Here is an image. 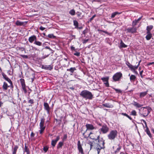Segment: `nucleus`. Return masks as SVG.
Masks as SVG:
<instances>
[{
  "mask_svg": "<svg viewBox=\"0 0 154 154\" xmlns=\"http://www.w3.org/2000/svg\"><path fill=\"white\" fill-rule=\"evenodd\" d=\"M152 110V108L149 106L144 107L139 109V113L140 116L145 117L148 115Z\"/></svg>",
  "mask_w": 154,
  "mask_h": 154,
  "instance_id": "f257e3e1",
  "label": "nucleus"
},
{
  "mask_svg": "<svg viewBox=\"0 0 154 154\" xmlns=\"http://www.w3.org/2000/svg\"><path fill=\"white\" fill-rule=\"evenodd\" d=\"M80 96L86 100H91L94 97L92 93L89 91L86 90L82 91L80 94Z\"/></svg>",
  "mask_w": 154,
  "mask_h": 154,
  "instance_id": "f03ea898",
  "label": "nucleus"
},
{
  "mask_svg": "<svg viewBox=\"0 0 154 154\" xmlns=\"http://www.w3.org/2000/svg\"><path fill=\"white\" fill-rule=\"evenodd\" d=\"M98 142L96 144V149L97 151V154H99L100 150L101 149H104L105 148L104 145L105 140L102 137Z\"/></svg>",
  "mask_w": 154,
  "mask_h": 154,
  "instance_id": "7ed1b4c3",
  "label": "nucleus"
},
{
  "mask_svg": "<svg viewBox=\"0 0 154 154\" xmlns=\"http://www.w3.org/2000/svg\"><path fill=\"white\" fill-rule=\"evenodd\" d=\"M118 131L116 130H112L110 131L107 135L108 139L111 140H114L117 137Z\"/></svg>",
  "mask_w": 154,
  "mask_h": 154,
  "instance_id": "20e7f679",
  "label": "nucleus"
},
{
  "mask_svg": "<svg viewBox=\"0 0 154 154\" xmlns=\"http://www.w3.org/2000/svg\"><path fill=\"white\" fill-rule=\"evenodd\" d=\"M109 130V128L105 124H103V126L98 130L100 134H105L107 133Z\"/></svg>",
  "mask_w": 154,
  "mask_h": 154,
  "instance_id": "39448f33",
  "label": "nucleus"
},
{
  "mask_svg": "<svg viewBox=\"0 0 154 154\" xmlns=\"http://www.w3.org/2000/svg\"><path fill=\"white\" fill-rule=\"evenodd\" d=\"M45 120L44 116L42 117L39 125L40 130H39V132L40 134H42L43 133L45 128V126L44 125Z\"/></svg>",
  "mask_w": 154,
  "mask_h": 154,
  "instance_id": "423d86ee",
  "label": "nucleus"
},
{
  "mask_svg": "<svg viewBox=\"0 0 154 154\" xmlns=\"http://www.w3.org/2000/svg\"><path fill=\"white\" fill-rule=\"evenodd\" d=\"M122 77V74L121 72L116 73L112 76V79L115 82L118 81Z\"/></svg>",
  "mask_w": 154,
  "mask_h": 154,
  "instance_id": "0eeeda50",
  "label": "nucleus"
},
{
  "mask_svg": "<svg viewBox=\"0 0 154 154\" xmlns=\"http://www.w3.org/2000/svg\"><path fill=\"white\" fill-rule=\"evenodd\" d=\"M53 68V65L52 64L50 65H43L42 66V68L46 70H51Z\"/></svg>",
  "mask_w": 154,
  "mask_h": 154,
  "instance_id": "6e6552de",
  "label": "nucleus"
},
{
  "mask_svg": "<svg viewBox=\"0 0 154 154\" xmlns=\"http://www.w3.org/2000/svg\"><path fill=\"white\" fill-rule=\"evenodd\" d=\"M77 148L79 152L81 154H84L83 149L82 147L80 140H78L77 143Z\"/></svg>",
  "mask_w": 154,
  "mask_h": 154,
  "instance_id": "1a4fd4ad",
  "label": "nucleus"
},
{
  "mask_svg": "<svg viewBox=\"0 0 154 154\" xmlns=\"http://www.w3.org/2000/svg\"><path fill=\"white\" fill-rule=\"evenodd\" d=\"M86 127L87 128L86 130L85 131V132L88 130H93L94 129H96V127H94L91 124H86L85 125Z\"/></svg>",
  "mask_w": 154,
  "mask_h": 154,
  "instance_id": "9d476101",
  "label": "nucleus"
},
{
  "mask_svg": "<svg viewBox=\"0 0 154 154\" xmlns=\"http://www.w3.org/2000/svg\"><path fill=\"white\" fill-rule=\"evenodd\" d=\"M43 106L45 110L47 111V114H49L51 108L49 107L48 103L46 102H44Z\"/></svg>",
  "mask_w": 154,
  "mask_h": 154,
  "instance_id": "9b49d317",
  "label": "nucleus"
},
{
  "mask_svg": "<svg viewBox=\"0 0 154 154\" xmlns=\"http://www.w3.org/2000/svg\"><path fill=\"white\" fill-rule=\"evenodd\" d=\"M137 29L136 28L133 27L131 28H127L126 30L127 32L131 33H134L136 32Z\"/></svg>",
  "mask_w": 154,
  "mask_h": 154,
  "instance_id": "f8f14e48",
  "label": "nucleus"
},
{
  "mask_svg": "<svg viewBox=\"0 0 154 154\" xmlns=\"http://www.w3.org/2000/svg\"><path fill=\"white\" fill-rule=\"evenodd\" d=\"M36 40H37V37L35 35H33L29 37L28 38L29 41L31 43H32L34 42Z\"/></svg>",
  "mask_w": 154,
  "mask_h": 154,
  "instance_id": "ddd939ff",
  "label": "nucleus"
},
{
  "mask_svg": "<svg viewBox=\"0 0 154 154\" xmlns=\"http://www.w3.org/2000/svg\"><path fill=\"white\" fill-rule=\"evenodd\" d=\"M60 139L59 136L57 137L56 138L55 140H52L51 142V145L53 147H54L58 141Z\"/></svg>",
  "mask_w": 154,
  "mask_h": 154,
  "instance_id": "4468645a",
  "label": "nucleus"
},
{
  "mask_svg": "<svg viewBox=\"0 0 154 154\" xmlns=\"http://www.w3.org/2000/svg\"><path fill=\"white\" fill-rule=\"evenodd\" d=\"M51 53V52H50L49 51H48L47 50H46L45 51V54H45V55L41 57L42 59H44L45 58L48 57V56Z\"/></svg>",
  "mask_w": 154,
  "mask_h": 154,
  "instance_id": "2eb2a0df",
  "label": "nucleus"
},
{
  "mask_svg": "<svg viewBox=\"0 0 154 154\" xmlns=\"http://www.w3.org/2000/svg\"><path fill=\"white\" fill-rule=\"evenodd\" d=\"M10 87L9 85H8L7 83L5 82H4L2 86L3 90L4 91H6L7 90L8 87Z\"/></svg>",
  "mask_w": 154,
  "mask_h": 154,
  "instance_id": "dca6fc26",
  "label": "nucleus"
},
{
  "mask_svg": "<svg viewBox=\"0 0 154 154\" xmlns=\"http://www.w3.org/2000/svg\"><path fill=\"white\" fill-rule=\"evenodd\" d=\"M26 145H27L26 143L25 144V147L24 149L23 152H26V154H30V152L29 149Z\"/></svg>",
  "mask_w": 154,
  "mask_h": 154,
  "instance_id": "f3484780",
  "label": "nucleus"
},
{
  "mask_svg": "<svg viewBox=\"0 0 154 154\" xmlns=\"http://www.w3.org/2000/svg\"><path fill=\"white\" fill-rule=\"evenodd\" d=\"M132 104L137 108H140L143 106V105L140 104L139 103L134 101V103H132Z\"/></svg>",
  "mask_w": 154,
  "mask_h": 154,
  "instance_id": "a211bd4d",
  "label": "nucleus"
},
{
  "mask_svg": "<svg viewBox=\"0 0 154 154\" xmlns=\"http://www.w3.org/2000/svg\"><path fill=\"white\" fill-rule=\"evenodd\" d=\"M2 74L3 76V78L8 82L11 80L4 72H2Z\"/></svg>",
  "mask_w": 154,
  "mask_h": 154,
  "instance_id": "6ab92c4d",
  "label": "nucleus"
},
{
  "mask_svg": "<svg viewBox=\"0 0 154 154\" xmlns=\"http://www.w3.org/2000/svg\"><path fill=\"white\" fill-rule=\"evenodd\" d=\"M128 66V67L130 68L131 70H134V66H132L131 64L128 61H126L125 63Z\"/></svg>",
  "mask_w": 154,
  "mask_h": 154,
  "instance_id": "aec40b11",
  "label": "nucleus"
},
{
  "mask_svg": "<svg viewBox=\"0 0 154 154\" xmlns=\"http://www.w3.org/2000/svg\"><path fill=\"white\" fill-rule=\"evenodd\" d=\"M19 148L17 145H15L12 149V154H16L17 149Z\"/></svg>",
  "mask_w": 154,
  "mask_h": 154,
  "instance_id": "412c9836",
  "label": "nucleus"
},
{
  "mask_svg": "<svg viewBox=\"0 0 154 154\" xmlns=\"http://www.w3.org/2000/svg\"><path fill=\"white\" fill-rule=\"evenodd\" d=\"M147 35L146 36V38L147 40H149L151 39L152 37V34L150 33H146Z\"/></svg>",
  "mask_w": 154,
  "mask_h": 154,
  "instance_id": "4be33fe9",
  "label": "nucleus"
},
{
  "mask_svg": "<svg viewBox=\"0 0 154 154\" xmlns=\"http://www.w3.org/2000/svg\"><path fill=\"white\" fill-rule=\"evenodd\" d=\"M103 106L105 107L109 108H113L114 106L112 104H110L109 103H106L103 104Z\"/></svg>",
  "mask_w": 154,
  "mask_h": 154,
  "instance_id": "5701e85b",
  "label": "nucleus"
},
{
  "mask_svg": "<svg viewBox=\"0 0 154 154\" xmlns=\"http://www.w3.org/2000/svg\"><path fill=\"white\" fill-rule=\"evenodd\" d=\"M153 28V26L152 25H150L146 27V30H147L146 33H149L150 32V31Z\"/></svg>",
  "mask_w": 154,
  "mask_h": 154,
  "instance_id": "b1692460",
  "label": "nucleus"
},
{
  "mask_svg": "<svg viewBox=\"0 0 154 154\" xmlns=\"http://www.w3.org/2000/svg\"><path fill=\"white\" fill-rule=\"evenodd\" d=\"M148 91L144 92H140V97H142L145 96L147 94Z\"/></svg>",
  "mask_w": 154,
  "mask_h": 154,
  "instance_id": "393cba45",
  "label": "nucleus"
},
{
  "mask_svg": "<svg viewBox=\"0 0 154 154\" xmlns=\"http://www.w3.org/2000/svg\"><path fill=\"white\" fill-rule=\"evenodd\" d=\"M136 77L135 75H131L130 76V79L131 82H134Z\"/></svg>",
  "mask_w": 154,
  "mask_h": 154,
  "instance_id": "a878e982",
  "label": "nucleus"
},
{
  "mask_svg": "<svg viewBox=\"0 0 154 154\" xmlns=\"http://www.w3.org/2000/svg\"><path fill=\"white\" fill-rule=\"evenodd\" d=\"M24 22L20 21L19 20H17L15 23V24L18 26H21L23 25Z\"/></svg>",
  "mask_w": 154,
  "mask_h": 154,
  "instance_id": "bb28decb",
  "label": "nucleus"
},
{
  "mask_svg": "<svg viewBox=\"0 0 154 154\" xmlns=\"http://www.w3.org/2000/svg\"><path fill=\"white\" fill-rule=\"evenodd\" d=\"M34 44L38 46H41L42 45V42L37 41V40L35 41L34 42Z\"/></svg>",
  "mask_w": 154,
  "mask_h": 154,
  "instance_id": "cd10ccee",
  "label": "nucleus"
},
{
  "mask_svg": "<svg viewBox=\"0 0 154 154\" xmlns=\"http://www.w3.org/2000/svg\"><path fill=\"white\" fill-rule=\"evenodd\" d=\"M121 13V12H115L112 13L111 16L112 18H114L115 16L117 14H119Z\"/></svg>",
  "mask_w": 154,
  "mask_h": 154,
  "instance_id": "c85d7f7f",
  "label": "nucleus"
},
{
  "mask_svg": "<svg viewBox=\"0 0 154 154\" xmlns=\"http://www.w3.org/2000/svg\"><path fill=\"white\" fill-rule=\"evenodd\" d=\"M76 70V69L75 67H71L70 69H67V71H69L71 73H73L74 71Z\"/></svg>",
  "mask_w": 154,
  "mask_h": 154,
  "instance_id": "c756f323",
  "label": "nucleus"
},
{
  "mask_svg": "<svg viewBox=\"0 0 154 154\" xmlns=\"http://www.w3.org/2000/svg\"><path fill=\"white\" fill-rule=\"evenodd\" d=\"M141 121H143V122L145 124V127L146 128V129L145 130V132H147V131H149V129L148 127H147V123H146V121L143 119L141 120Z\"/></svg>",
  "mask_w": 154,
  "mask_h": 154,
  "instance_id": "7c9ffc66",
  "label": "nucleus"
},
{
  "mask_svg": "<svg viewBox=\"0 0 154 154\" xmlns=\"http://www.w3.org/2000/svg\"><path fill=\"white\" fill-rule=\"evenodd\" d=\"M127 46L125 45L123 42V41L121 40V41L120 43V47L121 48H125L127 47Z\"/></svg>",
  "mask_w": 154,
  "mask_h": 154,
  "instance_id": "2f4dec72",
  "label": "nucleus"
},
{
  "mask_svg": "<svg viewBox=\"0 0 154 154\" xmlns=\"http://www.w3.org/2000/svg\"><path fill=\"white\" fill-rule=\"evenodd\" d=\"M118 148H117L114 151V152L115 153L119 152L122 148V146L120 145L119 144H118Z\"/></svg>",
  "mask_w": 154,
  "mask_h": 154,
  "instance_id": "473e14b6",
  "label": "nucleus"
},
{
  "mask_svg": "<svg viewBox=\"0 0 154 154\" xmlns=\"http://www.w3.org/2000/svg\"><path fill=\"white\" fill-rule=\"evenodd\" d=\"M121 114L122 115H123V116H126V117L128 118L129 119H130L131 120V121H133V119L132 118H131L130 116H128L126 113L122 112V113H121Z\"/></svg>",
  "mask_w": 154,
  "mask_h": 154,
  "instance_id": "72a5a7b5",
  "label": "nucleus"
},
{
  "mask_svg": "<svg viewBox=\"0 0 154 154\" xmlns=\"http://www.w3.org/2000/svg\"><path fill=\"white\" fill-rule=\"evenodd\" d=\"M63 145V142H60L58 144L57 148L58 149L59 148L62 147Z\"/></svg>",
  "mask_w": 154,
  "mask_h": 154,
  "instance_id": "f704fd0d",
  "label": "nucleus"
},
{
  "mask_svg": "<svg viewBox=\"0 0 154 154\" xmlns=\"http://www.w3.org/2000/svg\"><path fill=\"white\" fill-rule=\"evenodd\" d=\"M75 11L73 9H72L69 12V13L72 16L74 15L75 14Z\"/></svg>",
  "mask_w": 154,
  "mask_h": 154,
  "instance_id": "c9c22d12",
  "label": "nucleus"
},
{
  "mask_svg": "<svg viewBox=\"0 0 154 154\" xmlns=\"http://www.w3.org/2000/svg\"><path fill=\"white\" fill-rule=\"evenodd\" d=\"M109 78L108 77H103L101 79L102 80L103 82H105L108 81Z\"/></svg>",
  "mask_w": 154,
  "mask_h": 154,
  "instance_id": "e433bc0d",
  "label": "nucleus"
},
{
  "mask_svg": "<svg viewBox=\"0 0 154 154\" xmlns=\"http://www.w3.org/2000/svg\"><path fill=\"white\" fill-rule=\"evenodd\" d=\"M20 80L22 86L26 85L24 79H20Z\"/></svg>",
  "mask_w": 154,
  "mask_h": 154,
  "instance_id": "4c0bfd02",
  "label": "nucleus"
},
{
  "mask_svg": "<svg viewBox=\"0 0 154 154\" xmlns=\"http://www.w3.org/2000/svg\"><path fill=\"white\" fill-rule=\"evenodd\" d=\"M73 25L75 26V28H76V27H78V23L77 21L76 20H74L73 21Z\"/></svg>",
  "mask_w": 154,
  "mask_h": 154,
  "instance_id": "58836bf2",
  "label": "nucleus"
},
{
  "mask_svg": "<svg viewBox=\"0 0 154 154\" xmlns=\"http://www.w3.org/2000/svg\"><path fill=\"white\" fill-rule=\"evenodd\" d=\"M8 82H9L10 83V85H9L10 86V87L11 89L12 90H13V88H14V85H13V83H12V81H11V80H10L9 81H8Z\"/></svg>",
  "mask_w": 154,
  "mask_h": 154,
  "instance_id": "ea45409f",
  "label": "nucleus"
},
{
  "mask_svg": "<svg viewBox=\"0 0 154 154\" xmlns=\"http://www.w3.org/2000/svg\"><path fill=\"white\" fill-rule=\"evenodd\" d=\"M22 89L24 91V93L26 94L27 93V91L26 89V85L22 86Z\"/></svg>",
  "mask_w": 154,
  "mask_h": 154,
  "instance_id": "a19ab883",
  "label": "nucleus"
},
{
  "mask_svg": "<svg viewBox=\"0 0 154 154\" xmlns=\"http://www.w3.org/2000/svg\"><path fill=\"white\" fill-rule=\"evenodd\" d=\"M138 22L136 20H135L132 22V26L133 27H134L136 25Z\"/></svg>",
  "mask_w": 154,
  "mask_h": 154,
  "instance_id": "79ce46f5",
  "label": "nucleus"
},
{
  "mask_svg": "<svg viewBox=\"0 0 154 154\" xmlns=\"http://www.w3.org/2000/svg\"><path fill=\"white\" fill-rule=\"evenodd\" d=\"M131 115L134 116H137V112L135 110H132L130 114Z\"/></svg>",
  "mask_w": 154,
  "mask_h": 154,
  "instance_id": "37998d69",
  "label": "nucleus"
},
{
  "mask_svg": "<svg viewBox=\"0 0 154 154\" xmlns=\"http://www.w3.org/2000/svg\"><path fill=\"white\" fill-rule=\"evenodd\" d=\"M98 31H100L101 32H103L105 33H106L108 35H111V33H109L108 32H107V31H104L103 30H99V29L98 30Z\"/></svg>",
  "mask_w": 154,
  "mask_h": 154,
  "instance_id": "c03bdc74",
  "label": "nucleus"
},
{
  "mask_svg": "<svg viewBox=\"0 0 154 154\" xmlns=\"http://www.w3.org/2000/svg\"><path fill=\"white\" fill-rule=\"evenodd\" d=\"M48 36L50 38H55L56 37L53 34H49Z\"/></svg>",
  "mask_w": 154,
  "mask_h": 154,
  "instance_id": "a18cd8bd",
  "label": "nucleus"
},
{
  "mask_svg": "<svg viewBox=\"0 0 154 154\" xmlns=\"http://www.w3.org/2000/svg\"><path fill=\"white\" fill-rule=\"evenodd\" d=\"M48 146H46L44 147L43 150L45 152H46L48 151Z\"/></svg>",
  "mask_w": 154,
  "mask_h": 154,
  "instance_id": "49530a36",
  "label": "nucleus"
},
{
  "mask_svg": "<svg viewBox=\"0 0 154 154\" xmlns=\"http://www.w3.org/2000/svg\"><path fill=\"white\" fill-rule=\"evenodd\" d=\"M96 16V15L94 14V15L90 19L88 20V23L91 22V21L93 20L94 18Z\"/></svg>",
  "mask_w": 154,
  "mask_h": 154,
  "instance_id": "de8ad7c7",
  "label": "nucleus"
},
{
  "mask_svg": "<svg viewBox=\"0 0 154 154\" xmlns=\"http://www.w3.org/2000/svg\"><path fill=\"white\" fill-rule=\"evenodd\" d=\"M113 89L116 91L117 93H121L122 92V91L120 89H116L115 88H113Z\"/></svg>",
  "mask_w": 154,
  "mask_h": 154,
  "instance_id": "09e8293b",
  "label": "nucleus"
},
{
  "mask_svg": "<svg viewBox=\"0 0 154 154\" xmlns=\"http://www.w3.org/2000/svg\"><path fill=\"white\" fill-rule=\"evenodd\" d=\"M88 144H89L90 146V150L92 149V146H93V143L91 141H89L88 143Z\"/></svg>",
  "mask_w": 154,
  "mask_h": 154,
  "instance_id": "8fccbe9b",
  "label": "nucleus"
},
{
  "mask_svg": "<svg viewBox=\"0 0 154 154\" xmlns=\"http://www.w3.org/2000/svg\"><path fill=\"white\" fill-rule=\"evenodd\" d=\"M75 53L74 54V55L77 57H79L80 55V53L79 52H78L76 51H75Z\"/></svg>",
  "mask_w": 154,
  "mask_h": 154,
  "instance_id": "3c124183",
  "label": "nucleus"
},
{
  "mask_svg": "<svg viewBox=\"0 0 154 154\" xmlns=\"http://www.w3.org/2000/svg\"><path fill=\"white\" fill-rule=\"evenodd\" d=\"M28 102L29 103L32 104L34 103V100L32 99H30L29 100H28Z\"/></svg>",
  "mask_w": 154,
  "mask_h": 154,
  "instance_id": "603ef678",
  "label": "nucleus"
},
{
  "mask_svg": "<svg viewBox=\"0 0 154 154\" xmlns=\"http://www.w3.org/2000/svg\"><path fill=\"white\" fill-rule=\"evenodd\" d=\"M67 138V135L66 134H65L64 135L62 139V140L63 141L66 140Z\"/></svg>",
  "mask_w": 154,
  "mask_h": 154,
  "instance_id": "864d4df0",
  "label": "nucleus"
},
{
  "mask_svg": "<svg viewBox=\"0 0 154 154\" xmlns=\"http://www.w3.org/2000/svg\"><path fill=\"white\" fill-rule=\"evenodd\" d=\"M45 49H48L49 50L50 52H51V53H53L52 50L50 48V47L49 46H46L45 47Z\"/></svg>",
  "mask_w": 154,
  "mask_h": 154,
  "instance_id": "5fc2aeb1",
  "label": "nucleus"
},
{
  "mask_svg": "<svg viewBox=\"0 0 154 154\" xmlns=\"http://www.w3.org/2000/svg\"><path fill=\"white\" fill-rule=\"evenodd\" d=\"M146 133L150 138H152V136L149 131H147V132Z\"/></svg>",
  "mask_w": 154,
  "mask_h": 154,
  "instance_id": "6e6d98bb",
  "label": "nucleus"
},
{
  "mask_svg": "<svg viewBox=\"0 0 154 154\" xmlns=\"http://www.w3.org/2000/svg\"><path fill=\"white\" fill-rule=\"evenodd\" d=\"M76 14L78 17H80L81 16L82 14V13L81 12L78 11L76 13Z\"/></svg>",
  "mask_w": 154,
  "mask_h": 154,
  "instance_id": "4d7b16f0",
  "label": "nucleus"
},
{
  "mask_svg": "<svg viewBox=\"0 0 154 154\" xmlns=\"http://www.w3.org/2000/svg\"><path fill=\"white\" fill-rule=\"evenodd\" d=\"M20 56L23 58L27 59L28 58V56L27 55H21Z\"/></svg>",
  "mask_w": 154,
  "mask_h": 154,
  "instance_id": "13d9d810",
  "label": "nucleus"
},
{
  "mask_svg": "<svg viewBox=\"0 0 154 154\" xmlns=\"http://www.w3.org/2000/svg\"><path fill=\"white\" fill-rule=\"evenodd\" d=\"M104 84L105 85V86L106 87H109V85L108 81L104 82Z\"/></svg>",
  "mask_w": 154,
  "mask_h": 154,
  "instance_id": "bf43d9fd",
  "label": "nucleus"
},
{
  "mask_svg": "<svg viewBox=\"0 0 154 154\" xmlns=\"http://www.w3.org/2000/svg\"><path fill=\"white\" fill-rule=\"evenodd\" d=\"M70 49L71 51H76V49L75 48V47H73V46H71L70 47Z\"/></svg>",
  "mask_w": 154,
  "mask_h": 154,
  "instance_id": "052dcab7",
  "label": "nucleus"
},
{
  "mask_svg": "<svg viewBox=\"0 0 154 154\" xmlns=\"http://www.w3.org/2000/svg\"><path fill=\"white\" fill-rule=\"evenodd\" d=\"M86 132H85V131L83 132L82 134V135L84 137V138H86L88 137V136H87L86 135H85V133Z\"/></svg>",
  "mask_w": 154,
  "mask_h": 154,
  "instance_id": "680f3d73",
  "label": "nucleus"
},
{
  "mask_svg": "<svg viewBox=\"0 0 154 154\" xmlns=\"http://www.w3.org/2000/svg\"><path fill=\"white\" fill-rule=\"evenodd\" d=\"M8 73L9 75H12V73L11 72L10 70L8 71Z\"/></svg>",
  "mask_w": 154,
  "mask_h": 154,
  "instance_id": "e2e57ef3",
  "label": "nucleus"
},
{
  "mask_svg": "<svg viewBox=\"0 0 154 154\" xmlns=\"http://www.w3.org/2000/svg\"><path fill=\"white\" fill-rule=\"evenodd\" d=\"M152 64H154V62L149 63H147V66H150Z\"/></svg>",
  "mask_w": 154,
  "mask_h": 154,
  "instance_id": "0e129e2a",
  "label": "nucleus"
},
{
  "mask_svg": "<svg viewBox=\"0 0 154 154\" xmlns=\"http://www.w3.org/2000/svg\"><path fill=\"white\" fill-rule=\"evenodd\" d=\"M88 41V39L84 40L83 42V43L84 44L86 43Z\"/></svg>",
  "mask_w": 154,
  "mask_h": 154,
  "instance_id": "69168bd1",
  "label": "nucleus"
},
{
  "mask_svg": "<svg viewBox=\"0 0 154 154\" xmlns=\"http://www.w3.org/2000/svg\"><path fill=\"white\" fill-rule=\"evenodd\" d=\"M94 139L95 141H97V140H98H98L100 139V136H98L97 138H96V139Z\"/></svg>",
  "mask_w": 154,
  "mask_h": 154,
  "instance_id": "338daca9",
  "label": "nucleus"
},
{
  "mask_svg": "<svg viewBox=\"0 0 154 154\" xmlns=\"http://www.w3.org/2000/svg\"><path fill=\"white\" fill-rule=\"evenodd\" d=\"M39 28H40V29L42 31H43V30H45V28L44 27L42 26L40 27Z\"/></svg>",
  "mask_w": 154,
  "mask_h": 154,
  "instance_id": "774afa93",
  "label": "nucleus"
}]
</instances>
